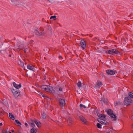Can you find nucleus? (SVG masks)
Segmentation results:
<instances>
[{
	"instance_id": "obj_1",
	"label": "nucleus",
	"mask_w": 133,
	"mask_h": 133,
	"mask_svg": "<svg viewBox=\"0 0 133 133\" xmlns=\"http://www.w3.org/2000/svg\"><path fill=\"white\" fill-rule=\"evenodd\" d=\"M132 102V100L129 97H125L124 99V103L125 105H129Z\"/></svg>"
},
{
	"instance_id": "obj_2",
	"label": "nucleus",
	"mask_w": 133,
	"mask_h": 133,
	"mask_svg": "<svg viewBox=\"0 0 133 133\" xmlns=\"http://www.w3.org/2000/svg\"><path fill=\"white\" fill-rule=\"evenodd\" d=\"M105 111L107 113L108 115L110 116H116V115L114 113L112 110L110 109H106Z\"/></svg>"
},
{
	"instance_id": "obj_3",
	"label": "nucleus",
	"mask_w": 133,
	"mask_h": 133,
	"mask_svg": "<svg viewBox=\"0 0 133 133\" xmlns=\"http://www.w3.org/2000/svg\"><path fill=\"white\" fill-rule=\"evenodd\" d=\"M59 105L62 108L63 107L65 104V100L62 99L60 98L59 100Z\"/></svg>"
},
{
	"instance_id": "obj_4",
	"label": "nucleus",
	"mask_w": 133,
	"mask_h": 133,
	"mask_svg": "<svg viewBox=\"0 0 133 133\" xmlns=\"http://www.w3.org/2000/svg\"><path fill=\"white\" fill-rule=\"evenodd\" d=\"M80 46L83 49H84L86 47V43L83 39H81V41Z\"/></svg>"
},
{
	"instance_id": "obj_5",
	"label": "nucleus",
	"mask_w": 133,
	"mask_h": 133,
	"mask_svg": "<svg viewBox=\"0 0 133 133\" xmlns=\"http://www.w3.org/2000/svg\"><path fill=\"white\" fill-rule=\"evenodd\" d=\"M46 91L50 93L53 94L55 92V90L51 86L48 85Z\"/></svg>"
},
{
	"instance_id": "obj_6",
	"label": "nucleus",
	"mask_w": 133,
	"mask_h": 133,
	"mask_svg": "<svg viewBox=\"0 0 133 133\" xmlns=\"http://www.w3.org/2000/svg\"><path fill=\"white\" fill-rule=\"evenodd\" d=\"M31 121L34 122L35 124L37 125V127L38 128L40 127L41 126V123L39 121L36 119L34 120H31Z\"/></svg>"
},
{
	"instance_id": "obj_7",
	"label": "nucleus",
	"mask_w": 133,
	"mask_h": 133,
	"mask_svg": "<svg viewBox=\"0 0 133 133\" xmlns=\"http://www.w3.org/2000/svg\"><path fill=\"white\" fill-rule=\"evenodd\" d=\"M100 112H101L99 110H98L97 109H96L95 110V113L96 114L98 117L106 116L105 115H103L101 114L100 113Z\"/></svg>"
},
{
	"instance_id": "obj_8",
	"label": "nucleus",
	"mask_w": 133,
	"mask_h": 133,
	"mask_svg": "<svg viewBox=\"0 0 133 133\" xmlns=\"http://www.w3.org/2000/svg\"><path fill=\"white\" fill-rule=\"evenodd\" d=\"M106 72L108 75H114L115 74V72L114 70L110 69L107 70Z\"/></svg>"
},
{
	"instance_id": "obj_9",
	"label": "nucleus",
	"mask_w": 133,
	"mask_h": 133,
	"mask_svg": "<svg viewBox=\"0 0 133 133\" xmlns=\"http://www.w3.org/2000/svg\"><path fill=\"white\" fill-rule=\"evenodd\" d=\"M11 1L12 3V4L19 6L20 2L17 0H11Z\"/></svg>"
},
{
	"instance_id": "obj_10",
	"label": "nucleus",
	"mask_w": 133,
	"mask_h": 133,
	"mask_svg": "<svg viewBox=\"0 0 133 133\" xmlns=\"http://www.w3.org/2000/svg\"><path fill=\"white\" fill-rule=\"evenodd\" d=\"M102 85V84L101 82L98 81L96 83V84H95V88L96 89H99Z\"/></svg>"
},
{
	"instance_id": "obj_11",
	"label": "nucleus",
	"mask_w": 133,
	"mask_h": 133,
	"mask_svg": "<svg viewBox=\"0 0 133 133\" xmlns=\"http://www.w3.org/2000/svg\"><path fill=\"white\" fill-rule=\"evenodd\" d=\"M38 29H36L35 31V34L36 35L38 36H40L41 35H43L44 34V32H40L39 31H38Z\"/></svg>"
},
{
	"instance_id": "obj_12",
	"label": "nucleus",
	"mask_w": 133,
	"mask_h": 133,
	"mask_svg": "<svg viewBox=\"0 0 133 133\" xmlns=\"http://www.w3.org/2000/svg\"><path fill=\"white\" fill-rule=\"evenodd\" d=\"M112 55H114L115 54L119 55L120 54V52L117 50L116 49H113L112 50Z\"/></svg>"
},
{
	"instance_id": "obj_13",
	"label": "nucleus",
	"mask_w": 133,
	"mask_h": 133,
	"mask_svg": "<svg viewBox=\"0 0 133 133\" xmlns=\"http://www.w3.org/2000/svg\"><path fill=\"white\" fill-rule=\"evenodd\" d=\"M13 84L14 86L17 89H18L21 87V83L18 85L15 82H14L13 83Z\"/></svg>"
},
{
	"instance_id": "obj_14",
	"label": "nucleus",
	"mask_w": 133,
	"mask_h": 133,
	"mask_svg": "<svg viewBox=\"0 0 133 133\" xmlns=\"http://www.w3.org/2000/svg\"><path fill=\"white\" fill-rule=\"evenodd\" d=\"M81 120L83 122V123L84 124H87V121L86 119L84 117H79Z\"/></svg>"
},
{
	"instance_id": "obj_15",
	"label": "nucleus",
	"mask_w": 133,
	"mask_h": 133,
	"mask_svg": "<svg viewBox=\"0 0 133 133\" xmlns=\"http://www.w3.org/2000/svg\"><path fill=\"white\" fill-rule=\"evenodd\" d=\"M14 96L16 98L17 97H19L20 96V94L19 91L17 90L16 91L15 93L13 94Z\"/></svg>"
},
{
	"instance_id": "obj_16",
	"label": "nucleus",
	"mask_w": 133,
	"mask_h": 133,
	"mask_svg": "<svg viewBox=\"0 0 133 133\" xmlns=\"http://www.w3.org/2000/svg\"><path fill=\"white\" fill-rule=\"evenodd\" d=\"M14 96L16 98L17 97H19L20 96V94L19 91L17 90L16 91L15 93L13 94Z\"/></svg>"
},
{
	"instance_id": "obj_17",
	"label": "nucleus",
	"mask_w": 133,
	"mask_h": 133,
	"mask_svg": "<svg viewBox=\"0 0 133 133\" xmlns=\"http://www.w3.org/2000/svg\"><path fill=\"white\" fill-rule=\"evenodd\" d=\"M19 62H18V64H19L24 69L26 70V71L27 70H26L25 69V66H24V64L21 61V60H19Z\"/></svg>"
},
{
	"instance_id": "obj_18",
	"label": "nucleus",
	"mask_w": 133,
	"mask_h": 133,
	"mask_svg": "<svg viewBox=\"0 0 133 133\" xmlns=\"http://www.w3.org/2000/svg\"><path fill=\"white\" fill-rule=\"evenodd\" d=\"M48 86L46 85H43L41 86V88L44 91H46Z\"/></svg>"
},
{
	"instance_id": "obj_19",
	"label": "nucleus",
	"mask_w": 133,
	"mask_h": 133,
	"mask_svg": "<svg viewBox=\"0 0 133 133\" xmlns=\"http://www.w3.org/2000/svg\"><path fill=\"white\" fill-rule=\"evenodd\" d=\"M100 101L102 103L103 102L106 104L107 105L108 104L107 99H104L103 98H102V99Z\"/></svg>"
},
{
	"instance_id": "obj_20",
	"label": "nucleus",
	"mask_w": 133,
	"mask_h": 133,
	"mask_svg": "<svg viewBox=\"0 0 133 133\" xmlns=\"http://www.w3.org/2000/svg\"><path fill=\"white\" fill-rule=\"evenodd\" d=\"M19 49H22V50L24 51V52L25 53L28 52L29 51V50L28 49L26 48L25 49V48H23L22 49L21 48V47L20 46H19Z\"/></svg>"
},
{
	"instance_id": "obj_21",
	"label": "nucleus",
	"mask_w": 133,
	"mask_h": 133,
	"mask_svg": "<svg viewBox=\"0 0 133 133\" xmlns=\"http://www.w3.org/2000/svg\"><path fill=\"white\" fill-rule=\"evenodd\" d=\"M10 89L12 92L13 94L15 93L16 91L17 90L16 89H15L13 87L10 88Z\"/></svg>"
},
{
	"instance_id": "obj_22",
	"label": "nucleus",
	"mask_w": 133,
	"mask_h": 133,
	"mask_svg": "<svg viewBox=\"0 0 133 133\" xmlns=\"http://www.w3.org/2000/svg\"><path fill=\"white\" fill-rule=\"evenodd\" d=\"M35 130L36 131V129L35 128H32L31 129V133H36L35 131Z\"/></svg>"
},
{
	"instance_id": "obj_23",
	"label": "nucleus",
	"mask_w": 133,
	"mask_h": 133,
	"mask_svg": "<svg viewBox=\"0 0 133 133\" xmlns=\"http://www.w3.org/2000/svg\"><path fill=\"white\" fill-rule=\"evenodd\" d=\"M27 67L28 69L31 70H33L34 68L33 66L31 65H27Z\"/></svg>"
},
{
	"instance_id": "obj_24",
	"label": "nucleus",
	"mask_w": 133,
	"mask_h": 133,
	"mask_svg": "<svg viewBox=\"0 0 133 133\" xmlns=\"http://www.w3.org/2000/svg\"><path fill=\"white\" fill-rule=\"evenodd\" d=\"M67 122L68 123H71L72 122V120L71 117H69L68 119L67 118Z\"/></svg>"
},
{
	"instance_id": "obj_25",
	"label": "nucleus",
	"mask_w": 133,
	"mask_h": 133,
	"mask_svg": "<svg viewBox=\"0 0 133 133\" xmlns=\"http://www.w3.org/2000/svg\"><path fill=\"white\" fill-rule=\"evenodd\" d=\"M129 95L130 96L129 97L130 98H133V93L131 92H130L129 93Z\"/></svg>"
},
{
	"instance_id": "obj_26",
	"label": "nucleus",
	"mask_w": 133,
	"mask_h": 133,
	"mask_svg": "<svg viewBox=\"0 0 133 133\" xmlns=\"http://www.w3.org/2000/svg\"><path fill=\"white\" fill-rule=\"evenodd\" d=\"M97 121L102 124V122H103V119H101L100 118H98L97 119Z\"/></svg>"
},
{
	"instance_id": "obj_27",
	"label": "nucleus",
	"mask_w": 133,
	"mask_h": 133,
	"mask_svg": "<svg viewBox=\"0 0 133 133\" xmlns=\"http://www.w3.org/2000/svg\"><path fill=\"white\" fill-rule=\"evenodd\" d=\"M15 122L16 124L18 125V126H20L22 125L21 123L18 120H16Z\"/></svg>"
},
{
	"instance_id": "obj_28",
	"label": "nucleus",
	"mask_w": 133,
	"mask_h": 133,
	"mask_svg": "<svg viewBox=\"0 0 133 133\" xmlns=\"http://www.w3.org/2000/svg\"><path fill=\"white\" fill-rule=\"evenodd\" d=\"M106 53H108L109 54H111L112 55V50H108L106 52Z\"/></svg>"
},
{
	"instance_id": "obj_29",
	"label": "nucleus",
	"mask_w": 133,
	"mask_h": 133,
	"mask_svg": "<svg viewBox=\"0 0 133 133\" xmlns=\"http://www.w3.org/2000/svg\"><path fill=\"white\" fill-rule=\"evenodd\" d=\"M77 85L78 87L79 88L81 87H82V83L81 82L79 81L78 82L77 84Z\"/></svg>"
},
{
	"instance_id": "obj_30",
	"label": "nucleus",
	"mask_w": 133,
	"mask_h": 133,
	"mask_svg": "<svg viewBox=\"0 0 133 133\" xmlns=\"http://www.w3.org/2000/svg\"><path fill=\"white\" fill-rule=\"evenodd\" d=\"M96 125L97 128H102L101 125L99 123H97Z\"/></svg>"
},
{
	"instance_id": "obj_31",
	"label": "nucleus",
	"mask_w": 133,
	"mask_h": 133,
	"mask_svg": "<svg viewBox=\"0 0 133 133\" xmlns=\"http://www.w3.org/2000/svg\"><path fill=\"white\" fill-rule=\"evenodd\" d=\"M29 124L31 125L32 127L34 128L36 127V126L34 123H31Z\"/></svg>"
},
{
	"instance_id": "obj_32",
	"label": "nucleus",
	"mask_w": 133,
	"mask_h": 133,
	"mask_svg": "<svg viewBox=\"0 0 133 133\" xmlns=\"http://www.w3.org/2000/svg\"><path fill=\"white\" fill-rule=\"evenodd\" d=\"M79 106L81 108H86V107L85 105L82 104H80L79 105Z\"/></svg>"
},
{
	"instance_id": "obj_33",
	"label": "nucleus",
	"mask_w": 133,
	"mask_h": 133,
	"mask_svg": "<svg viewBox=\"0 0 133 133\" xmlns=\"http://www.w3.org/2000/svg\"><path fill=\"white\" fill-rule=\"evenodd\" d=\"M112 120L116 121L117 119V117H111Z\"/></svg>"
},
{
	"instance_id": "obj_34",
	"label": "nucleus",
	"mask_w": 133,
	"mask_h": 133,
	"mask_svg": "<svg viewBox=\"0 0 133 133\" xmlns=\"http://www.w3.org/2000/svg\"><path fill=\"white\" fill-rule=\"evenodd\" d=\"M59 57V59L60 60V62H61V61H64V60H63V58L62 57V56H59V57Z\"/></svg>"
},
{
	"instance_id": "obj_35",
	"label": "nucleus",
	"mask_w": 133,
	"mask_h": 133,
	"mask_svg": "<svg viewBox=\"0 0 133 133\" xmlns=\"http://www.w3.org/2000/svg\"><path fill=\"white\" fill-rule=\"evenodd\" d=\"M56 16H52L50 17V19H55L56 18Z\"/></svg>"
},
{
	"instance_id": "obj_36",
	"label": "nucleus",
	"mask_w": 133,
	"mask_h": 133,
	"mask_svg": "<svg viewBox=\"0 0 133 133\" xmlns=\"http://www.w3.org/2000/svg\"><path fill=\"white\" fill-rule=\"evenodd\" d=\"M34 42V41L33 40H31L30 41V44L31 45H32L33 44Z\"/></svg>"
},
{
	"instance_id": "obj_37",
	"label": "nucleus",
	"mask_w": 133,
	"mask_h": 133,
	"mask_svg": "<svg viewBox=\"0 0 133 133\" xmlns=\"http://www.w3.org/2000/svg\"><path fill=\"white\" fill-rule=\"evenodd\" d=\"M121 104V103L119 101H118V102H117L115 104V105H118Z\"/></svg>"
},
{
	"instance_id": "obj_38",
	"label": "nucleus",
	"mask_w": 133,
	"mask_h": 133,
	"mask_svg": "<svg viewBox=\"0 0 133 133\" xmlns=\"http://www.w3.org/2000/svg\"><path fill=\"white\" fill-rule=\"evenodd\" d=\"M39 94H41L42 96L44 97L45 98V96H46V95H44V94H43V93H42V92H39Z\"/></svg>"
},
{
	"instance_id": "obj_39",
	"label": "nucleus",
	"mask_w": 133,
	"mask_h": 133,
	"mask_svg": "<svg viewBox=\"0 0 133 133\" xmlns=\"http://www.w3.org/2000/svg\"><path fill=\"white\" fill-rule=\"evenodd\" d=\"M2 133H8V132L5 130H3L2 131Z\"/></svg>"
},
{
	"instance_id": "obj_40",
	"label": "nucleus",
	"mask_w": 133,
	"mask_h": 133,
	"mask_svg": "<svg viewBox=\"0 0 133 133\" xmlns=\"http://www.w3.org/2000/svg\"><path fill=\"white\" fill-rule=\"evenodd\" d=\"M109 123L106 121V122L105 123V126L108 125H109Z\"/></svg>"
},
{
	"instance_id": "obj_41",
	"label": "nucleus",
	"mask_w": 133,
	"mask_h": 133,
	"mask_svg": "<svg viewBox=\"0 0 133 133\" xmlns=\"http://www.w3.org/2000/svg\"><path fill=\"white\" fill-rule=\"evenodd\" d=\"M59 90L60 91H63L62 88L61 87H59Z\"/></svg>"
},
{
	"instance_id": "obj_42",
	"label": "nucleus",
	"mask_w": 133,
	"mask_h": 133,
	"mask_svg": "<svg viewBox=\"0 0 133 133\" xmlns=\"http://www.w3.org/2000/svg\"><path fill=\"white\" fill-rule=\"evenodd\" d=\"M106 122V121L104 120L103 121V122H102V124H104V125H105V123Z\"/></svg>"
},
{
	"instance_id": "obj_43",
	"label": "nucleus",
	"mask_w": 133,
	"mask_h": 133,
	"mask_svg": "<svg viewBox=\"0 0 133 133\" xmlns=\"http://www.w3.org/2000/svg\"><path fill=\"white\" fill-rule=\"evenodd\" d=\"M19 4H20V5H19V6H20V5H23L24 4V3L20 2Z\"/></svg>"
},
{
	"instance_id": "obj_44",
	"label": "nucleus",
	"mask_w": 133,
	"mask_h": 133,
	"mask_svg": "<svg viewBox=\"0 0 133 133\" xmlns=\"http://www.w3.org/2000/svg\"><path fill=\"white\" fill-rule=\"evenodd\" d=\"M46 0L50 2H52L54 1V0Z\"/></svg>"
},
{
	"instance_id": "obj_45",
	"label": "nucleus",
	"mask_w": 133,
	"mask_h": 133,
	"mask_svg": "<svg viewBox=\"0 0 133 133\" xmlns=\"http://www.w3.org/2000/svg\"><path fill=\"white\" fill-rule=\"evenodd\" d=\"M9 116H14L11 113H9Z\"/></svg>"
},
{
	"instance_id": "obj_46",
	"label": "nucleus",
	"mask_w": 133,
	"mask_h": 133,
	"mask_svg": "<svg viewBox=\"0 0 133 133\" xmlns=\"http://www.w3.org/2000/svg\"><path fill=\"white\" fill-rule=\"evenodd\" d=\"M45 98H46L48 99H49V100H51V98H49V97H48V96H46H46H45Z\"/></svg>"
},
{
	"instance_id": "obj_47",
	"label": "nucleus",
	"mask_w": 133,
	"mask_h": 133,
	"mask_svg": "<svg viewBox=\"0 0 133 133\" xmlns=\"http://www.w3.org/2000/svg\"><path fill=\"white\" fill-rule=\"evenodd\" d=\"M10 117L11 119L13 120H14L15 119V117Z\"/></svg>"
},
{
	"instance_id": "obj_48",
	"label": "nucleus",
	"mask_w": 133,
	"mask_h": 133,
	"mask_svg": "<svg viewBox=\"0 0 133 133\" xmlns=\"http://www.w3.org/2000/svg\"><path fill=\"white\" fill-rule=\"evenodd\" d=\"M25 126L26 127H27L28 126V124L26 123H25Z\"/></svg>"
},
{
	"instance_id": "obj_49",
	"label": "nucleus",
	"mask_w": 133,
	"mask_h": 133,
	"mask_svg": "<svg viewBox=\"0 0 133 133\" xmlns=\"http://www.w3.org/2000/svg\"><path fill=\"white\" fill-rule=\"evenodd\" d=\"M99 117L100 118H103V119H105V118H106V117Z\"/></svg>"
},
{
	"instance_id": "obj_50",
	"label": "nucleus",
	"mask_w": 133,
	"mask_h": 133,
	"mask_svg": "<svg viewBox=\"0 0 133 133\" xmlns=\"http://www.w3.org/2000/svg\"><path fill=\"white\" fill-rule=\"evenodd\" d=\"M45 114L43 112V114H42V116H45Z\"/></svg>"
},
{
	"instance_id": "obj_51",
	"label": "nucleus",
	"mask_w": 133,
	"mask_h": 133,
	"mask_svg": "<svg viewBox=\"0 0 133 133\" xmlns=\"http://www.w3.org/2000/svg\"><path fill=\"white\" fill-rule=\"evenodd\" d=\"M11 131L12 132H14V130H11Z\"/></svg>"
},
{
	"instance_id": "obj_52",
	"label": "nucleus",
	"mask_w": 133,
	"mask_h": 133,
	"mask_svg": "<svg viewBox=\"0 0 133 133\" xmlns=\"http://www.w3.org/2000/svg\"><path fill=\"white\" fill-rule=\"evenodd\" d=\"M2 125V124L1 123H0V125L1 126Z\"/></svg>"
},
{
	"instance_id": "obj_53",
	"label": "nucleus",
	"mask_w": 133,
	"mask_h": 133,
	"mask_svg": "<svg viewBox=\"0 0 133 133\" xmlns=\"http://www.w3.org/2000/svg\"><path fill=\"white\" fill-rule=\"evenodd\" d=\"M131 119L132 120H133V117H131Z\"/></svg>"
},
{
	"instance_id": "obj_54",
	"label": "nucleus",
	"mask_w": 133,
	"mask_h": 133,
	"mask_svg": "<svg viewBox=\"0 0 133 133\" xmlns=\"http://www.w3.org/2000/svg\"><path fill=\"white\" fill-rule=\"evenodd\" d=\"M43 118L44 119H45L46 118V117H43Z\"/></svg>"
},
{
	"instance_id": "obj_55",
	"label": "nucleus",
	"mask_w": 133,
	"mask_h": 133,
	"mask_svg": "<svg viewBox=\"0 0 133 133\" xmlns=\"http://www.w3.org/2000/svg\"><path fill=\"white\" fill-rule=\"evenodd\" d=\"M110 128V129H112V130H113V127H111V128Z\"/></svg>"
},
{
	"instance_id": "obj_56",
	"label": "nucleus",
	"mask_w": 133,
	"mask_h": 133,
	"mask_svg": "<svg viewBox=\"0 0 133 133\" xmlns=\"http://www.w3.org/2000/svg\"><path fill=\"white\" fill-rule=\"evenodd\" d=\"M9 56L10 57H11V55H9Z\"/></svg>"
},
{
	"instance_id": "obj_57",
	"label": "nucleus",
	"mask_w": 133,
	"mask_h": 133,
	"mask_svg": "<svg viewBox=\"0 0 133 133\" xmlns=\"http://www.w3.org/2000/svg\"><path fill=\"white\" fill-rule=\"evenodd\" d=\"M132 127L133 128V124L132 125Z\"/></svg>"
},
{
	"instance_id": "obj_58",
	"label": "nucleus",
	"mask_w": 133,
	"mask_h": 133,
	"mask_svg": "<svg viewBox=\"0 0 133 133\" xmlns=\"http://www.w3.org/2000/svg\"><path fill=\"white\" fill-rule=\"evenodd\" d=\"M9 133H11V132H9Z\"/></svg>"
},
{
	"instance_id": "obj_59",
	"label": "nucleus",
	"mask_w": 133,
	"mask_h": 133,
	"mask_svg": "<svg viewBox=\"0 0 133 133\" xmlns=\"http://www.w3.org/2000/svg\"><path fill=\"white\" fill-rule=\"evenodd\" d=\"M44 59H46V58H45V57H44Z\"/></svg>"
},
{
	"instance_id": "obj_60",
	"label": "nucleus",
	"mask_w": 133,
	"mask_h": 133,
	"mask_svg": "<svg viewBox=\"0 0 133 133\" xmlns=\"http://www.w3.org/2000/svg\"><path fill=\"white\" fill-rule=\"evenodd\" d=\"M65 119H66V118H65Z\"/></svg>"
},
{
	"instance_id": "obj_61",
	"label": "nucleus",
	"mask_w": 133,
	"mask_h": 133,
	"mask_svg": "<svg viewBox=\"0 0 133 133\" xmlns=\"http://www.w3.org/2000/svg\"><path fill=\"white\" fill-rule=\"evenodd\" d=\"M26 64L25 63V65H26Z\"/></svg>"
},
{
	"instance_id": "obj_62",
	"label": "nucleus",
	"mask_w": 133,
	"mask_h": 133,
	"mask_svg": "<svg viewBox=\"0 0 133 133\" xmlns=\"http://www.w3.org/2000/svg\"><path fill=\"white\" fill-rule=\"evenodd\" d=\"M132 116H132H133V115H132V116Z\"/></svg>"
}]
</instances>
